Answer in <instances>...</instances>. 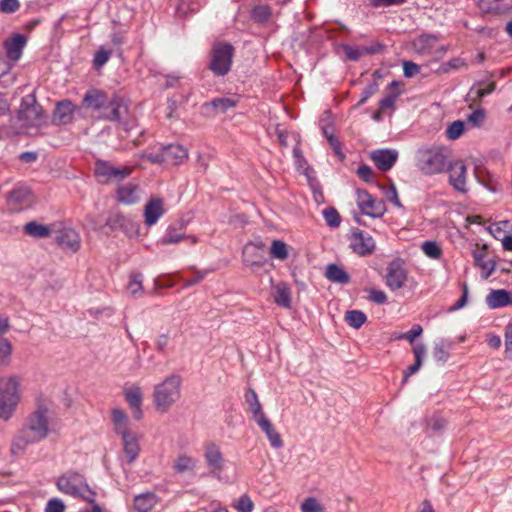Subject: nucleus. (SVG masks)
<instances>
[{"label":"nucleus","mask_w":512,"mask_h":512,"mask_svg":"<svg viewBox=\"0 0 512 512\" xmlns=\"http://www.w3.org/2000/svg\"><path fill=\"white\" fill-rule=\"evenodd\" d=\"M188 158V151L179 144H170L162 148V159L165 164L179 165Z\"/></svg>","instance_id":"21"},{"label":"nucleus","mask_w":512,"mask_h":512,"mask_svg":"<svg viewBox=\"0 0 512 512\" xmlns=\"http://www.w3.org/2000/svg\"><path fill=\"white\" fill-rule=\"evenodd\" d=\"M58 243L63 248L69 249L75 252L80 247V238L77 232L73 229H67L60 233L57 238Z\"/></svg>","instance_id":"32"},{"label":"nucleus","mask_w":512,"mask_h":512,"mask_svg":"<svg viewBox=\"0 0 512 512\" xmlns=\"http://www.w3.org/2000/svg\"><path fill=\"white\" fill-rule=\"evenodd\" d=\"M274 301L280 307L291 308V290L285 282L274 286Z\"/></svg>","instance_id":"33"},{"label":"nucleus","mask_w":512,"mask_h":512,"mask_svg":"<svg viewBox=\"0 0 512 512\" xmlns=\"http://www.w3.org/2000/svg\"><path fill=\"white\" fill-rule=\"evenodd\" d=\"M371 160L381 171H389L398 159V151L395 149H377L371 152Z\"/></svg>","instance_id":"17"},{"label":"nucleus","mask_w":512,"mask_h":512,"mask_svg":"<svg viewBox=\"0 0 512 512\" xmlns=\"http://www.w3.org/2000/svg\"><path fill=\"white\" fill-rule=\"evenodd\" d=\"M423 253L433 260H439L442 256V249L436 241H425L421 245Z\"/></svg>","instance_id":"46"},{"label":"nucleus","mask_w":512,"mask_h":512,"mask_svg":"<svg viewBox=\"0 0 512 512\" xmlns=\"http://www.w3.org/2000/svg\"><path fill=\"white\" fill-rule=\"evenodd\" d=\"M328 142L332 147L335 155L339 158L340 161H343L345 159V154L342 151L340 141L334 135H330L328 137Z\"/></svg>","instance_id":"63"},{"label":"nucleus","mask_w":512,"mask_h":512,"mask_svg":"<svg viewBox=\"0 0 512 512\" xmlns=\"http://www.w3.org/2000/svg\"><path fill=\"white\" fill-rule=\"evenodd\" d=\"M204 459L211 470V473L214 476L219 477L225 466V460L220 448L214 443L206 445Z\"/></svg>","instance_id":"16"},{"label":"nucleus","mask_w":512,"mask_h":512,"mask_svg":"<svg viewBox=\"0 0 512 512\" xmlns=\"http://www.w3.org/2000/svg\"><path fill=\"white\" fill-rule=\"evenodd\" d=\"M182 378L178 374L167 376L153 390V403L160 413H166L181 396Z\"/></svg>","instance_id":"3"},{"label":"nucleus","mask_w":512,"mask_h":512,"mask_svg":"<svg viewBox=\"0 0 512 512\" xmlns=\"http://www.w3.org/2000/svg\"><path fill=\"white\" fill-rule=\"evenodd\" d=\"M302 512H325L324 507L314 497L306 498L301 504Z\"/></svg>","instance_id":"53"},{"label":"nucleus","mask_w":512,"mask_h":512,"mask_svg":"<svg viewBox=\"0 0 512 512\" xmlns=\"http://www.w3.org/2000/svg\"><path fill=\"white\" fill-rule=\"evenodd\" d=\"M345 52H346V55L347 57L350 59V60H353V61H357L360 59V57L363 55V54H370V53H374L375 50L372 49V48H363V49H359V48H351V47H347L345 49Z\"/></svg>","instance_id":"58"},{"label":"nucleus","mask_w":512,"mask_h":512,"mask_svg":"<svg viewBox=\"0 0 512 512\" xmlns=\"http://www.w3.org/2000/svg\"><path fill=\"white\" fill-rule=\"evenodd\" d=\"M446 420L440 415H433L427 420V432L430 434H441L446 428Z\"/></svg>","instance_id":"45"},{"label":"nucleus","mask_w":512,"mask_h":512,"mask_svg":"<svg viewBox=\"0 0 512 512\" xmlns=\"http://www.w3.org/2000/svg\"><path fill=\"white\" fill-rule=\"evenodd\" d=\"M49 434V411L40 405L25 420L21 429L14 436L10 452L13 457L24 455L29 445L40 442Z\"/></svg>","instance_id":"1"},{"label":"nucleus","mask_w":512,"mask_h":512,"mask_svg":"<svg viewBox=\"0 0 512 512\" xmlns=\"http://www.w3.org/2000/svg\"><path fill=\"white\" fill-rule=\"evenodd\" d=\"M158 503V497L152 492H146L135 496L134 508L137 512H150Z\"/></svg>","instance_id":"30"},{"label":"nucleus","mask_w":512,"mask_h":512,"mask_svg":"<svg viewBox=\"0 0 512 512\" xmlns=\"http://www.w3.org/2000/svg\"><path fill=\"white\" fill-rule=\"evenodd\" d=\"M489 231L495 239L501 241L508 234V231L512 232V221L493 223L489 226Z\"/></svg>","instance_id":"40"},{"label":"nucleus","mask_w":512,"mask_h":512,"mask_svg":"<svg viewBox=\"0 0 512 512\" xmlns=\"http://www.w3.org/2000/svg\"><path fill=\"white\" fill-rule=\"evenodd\" d=\"M348 239L350 249L361 257L369 256L375 251L376 242L374 238L359 228H352Z\"/></svg>","instance_id":"9"},{"label":"nucleus","mask_w":512,"mask_h":512,"mask_svg":"<svg viewBox=\"0 0 512 512\" xmlns=\"http://www.w3.org/2000/svg\"><path fill=\"white\" fill-rule=\"evenodd\" d=\"M422 332H423V329H422L421 325L414 324L409 331L401 334L398 338L405 339L410 344H413L414 341L416 340V338L419 337L422 334Z\"/></svg>","instance_id":"57"},{"label":"nucleus","mask_w":512,"mask_h":512,"mask_svg":"<svg viewBox=\"0 0 512 512\" xmlns=\"http://www.w3.org/2000/svg\"><path fill=\"white\" fill-rule=\"evenodd\" d=\"M420 72V67L412 61L403 62V73L406 78H412Z\"/></svg>","instance_id":"61"},{"label":"nucleus","mask_w":512,"mask_h":512,"mask_svg":"<svg viewBox=\"0 0 512 512\" xmlns=\"http://www.w3.org/2000/svg\"><path fill=\"white\" fill-rule=\"evenodd\" d=\"M233 53L234 48L231 44L215 45L209 65L211 71L217 76L226 75L231 69Z\"/></svg>","instance_id":"7"},{"label":"nucleus","mask_w":512,"mask_h":512,"mask_svg":"<svg viewBox=\"0 0 512 512\" xmlns=\"http://www.w3.org/2000/svg\"><path fill=\"white\" fill-rule=\"evenodd\" d=\"M449 172V184L458 192H467L466 173L467 168L465 164L460 161L448 162L447 170Z\"/></svg>","instance_id":"14"},{"label":"nucleus","mask_w":512,"mask_h":512,"mask_svg":"<svg viewBox=\"0 0 512 512\" xmlns=\"http://www.w3.org/2000/svg\"><path fill=\"white\" fill-rule=\"evenodd\" d=\"M505 353L508 357L512 358V320L507 324L505 328Z\"/></svg>","instance_id":"60"},{"label":"nucleus","mask_w":512,"mask_h":512,"mask_svg":"<svg viewBox=\"0 0 512 512\" xmlns=\"http://www.w3.org/2000/svg\"><path fill=\"white\" fill-rule=\"evenodd\" d=\"M111 56V51L104 48H100L94 54L93 65L95 68H101L104 66Z\"/></svg>","instance_id":"56"},{"label":"nucleus","mask_w":512,"mask_h":512,"mask_svg":"<svg viewBox=\"0 0 512 512\" xmlns=\"http://www.w3.org/2000/svg\"><path fill=\"white\" fill-rule=\"evenodd\" d=\"M383 194L386 197V199L391 202L396 207H402V204L400 202L397 189L394 184H391L390 186H384L382 188Z\"/></svg>","instance_id":"55"},{"label":"nucleus","mask_w":512,"mask_h":512,"mask_svg":"<svg viewBox=\"0 0 512 512\" xmlns=\"http://www.w3.org/2000/svg\"><path fill=\"white\" fill-rule=\"evenodd\" d=\"M347 324L355 329H359L367 321V316L360 310H350L345 314Z\"/></svg>","instance_id":"43"},{"label":"nucleus","mask_w":512,"mask_h":512,"mask_svg":"<svg viewBox=\"0 0 512 512\" xmlns=\"http://www.w3.org/2000/svg\"><path fill=\"white\" fill-rule=\"evenodd\" d=\"M65 505L64 503L57 498L50 499L45 508V512H64Z\"/></svg>","instance_id":"64"},{"label":"nucleus","mask_w":512,"mask_h":512,"mask_svg":"<svg viewBox=\"0 0 512 512\" xmlns=\"http://www.w3.org/2000/svg\"><path fill=\"white\" fill-rule=\"evenodd\" d=\"M128 114V106L122 97L113 95L106 98V105L102 107L100 116L104 119L122 122Z\"/></svg>","instance_id":"11"},{"label":"nucleus","mask_w":512,"mask_h":512,"mask_svg":"<svg viewBox=\"0 0 512 512\" xmlns=\"http://www.w3.org/2000/svg\"><path fill=\"white\" fill-rule=\"evenodd\" d=\"M107 94L98 89L88 90L83 98V104L86 108L93 109L100 113L102 107L106 105Z\"/></svg>","instance_id":"27"},{"label":"nucleus","mask_w":512,"mask_h":512,"mask_svg":"<svg viewBox=\"0 0 512 512\" xmlns=\"http://www.w3.org/2000/svg\"><path fill=\"white\" fill-rule=\"evenodd\" d=\"M490 309H497L512 304V294L505 289H492L485 297Z\"/></svg>","instance_id":"24"},{"label":"nucleus","mask_w":512,"mask_h":512,"mask_svg":"<svg viewBox=\"0 0 512 512\" xmlns=\"http://www.w3.org/2000/svg\"><path fill=\"white\" fill-rule=\"evenodd\" d=\"M20 381L18 377L12 376L10 377L4 387L0 391V418L9 419L19 400H20V392H19Z\"/></svg>","instance_id":"6"},{"label":"nucleus","mask_w":512,"mask_h":512,"mask_svg":"<svg viewBox=\"0 0 512 512\" xmlns=\"http://www.w3.org/2000/svg\"><path fill=\"white\" fill-rule=\"evenodd\" d=\"M75 110L76 107L70 100L65 99L57 102L53 112V122L63 125L71 123Z\"/></svg>","instance_id":"22"},{"label":"nucleus","mask_w":512,"mask_h":512,"mask_svg":"<svg viewBox=\"0 0 512 512\" xmlns=\"http://www.w3.org/2000/svg\"><path fill=\"white\" fill-rule=\"evenodd\" d=\"M437 40L434 35L423 34L415 40L414 46L419 53H428L434 48Z\"/></svg>","instance_id":"37"},{"label":"nucleus","mask_w":512,"mask_h":512,"mask_svg":"<svg viewBox=\"0 0 512 512\" xmlns=\"http://www.w3.org/2000/svg\"><path fill=\"white\" fill-rule=\"evenodd\" d=\"M20 7L18 0H0V11L3 13H14Z\"/></svg>","instance_id":"59"},{"label":"nucleus","mask_w":512,"mask_h":512,"mask_svg":"<svg viewBox=\"0 0 512 512\" xmlns=\"http://www.w3.org/2000/svg\"><path fill=\"white\" fill-rule=\"evenodd\" d=\"M185 238L186 235L180 233L176 227L169 226L160 239V243L163 245L177 244Z\"/></svg>","instance_id":"44"},{"label":"nucleus","mask_w":512,"mask_h":512,"mask_svg":"<svg viewBox=\"0 0 512 512\" xmlns=\"http://www.w3.org/2000/svg\"><path fill=\"white\" fill-rule=\"evenodd\" d=\"M475 266L485 271V278H488L494 271V263L486 259L485 253L482 251H475L473 253Z\"/></svg>","instance_id":"39"},{"label":"nucleus","mask_w":512,"mask_h":512,"mask_svg":"<svg viewBox=\"0 0 512 512\" xmlns=\"http://www.w3.org/2000/svg\"><path fill=\"white\" fill-rule=\"evenodd\" d=\"M270 255L272 258L284 261L288 258V245L282 241L275 239L271 243Z\"/></svg>","instance_id":"41"},{"label":"nucleus","mask_w":512,"mask_h":512,"mask_svg":"<svg viewBox=\"0 0 512 512\" xmlns=\"http://www.w3.org/2000/svg\"><path fill=\"white\" fill-rule=\"evenodd\" d=\"M124 398L133 411L135 419L140 420L143 417L142 403L143 391L138 385H132L124 389Z\"/></svg>","instance_id":"18"},{"label":"nucleus","mask_w":512,"mask_h":512,"mask_svg":"<svg viewBox=\"0 0 512 512\" xmlns=\"http://www.w3.org/2000/svg\"><path fill=\"white\" fill-rule=\"evenodd\" d=\"M260 429L265 433L270 445L275 449H280L283 447V440L280 434L274 429L271 421L264 417L261 420L256 422Z\"/></svg>","instance_id":"28"},{"label":"nucleus","mask_w":512,"mask_h":512,"mask_svg":"<svg viewBox=\"0 0 512 512\" xmlns=\"http://www.w3.org/2000/svg\"><path fill=\"white\" fill-rule=\"evenodd\" d=\"M413 354L415 357V363L410 365L404 372L403 382L406 383L410 376L417 373L423 363L426 356V346L423 343H417L413 346Z\"/></svg>","instance_id":"29"},{"label":"nucleus","mask_w":512,"mask_h":512,"mask_svg":"<svg viewBox=\"0 0 512 512\" xmlns=\"http://www.w3.org/2000/svg\"><path fill=\"white\" fill-rule=\"evenodd\" d=\"M407 270L403 260L397 258L391 261L387 266L386 285L392 290H398L405 285L407 280Z\"/></svg>","instance_id":"12"},{"label":"nucleus","mask_w":512,"mask_h":512,"mask_svg":"<svg viewBox=\"0 0 512 512\" xmlns=\"http://www.w3.org/2000/svg\"><path fill=\"white\" fill-rule=\"evenodd\" d=\"M452 343L448 340H441L436 343L433 349V357L439 363H445L449 359V351Z\"/></svg>","instance_id":"38"},{"label":"nucleus","mask_w":512,"mask_h":512,"mask_svg":"<svg viewBox=\"0 0 512 512\" xmlns=\"http://www.w3.org/2000/svg\"><path fill=\"white\" fill-rule=\"evenodd\" d=\"M198 459L187 453H178L172 461L171 469L175 475L193 477L196 474Z\"/></svg>","instance_id":"13"},{"label":"nucleus","mask_w":512,"mask_h":512,"mask_svg":"<svg viewBox=\"0 0 512 512\" xmlns=\"http://www.w3.org/2000/svg\"><path fill=\"white\" fill-rule=\"evenodd\" d=\"M164 214V202L161 198H151L144 206V222L147 226L155 225Z\"/></svg>","instance_id":"19"},{"label":"nucleus","mask_w":512,"mask_h":512,"mask_svg":"<svg viewBox=\"0 0 512 512\" xmlns=\"http://www.w3.org/2000/svg\"><path fill=\"white\" fill-rule=\"evenodd\" d=\"M111 419L114 432L121 436V438L125 437L126 435L134 434V432H132L129 428L130 420L124 410L120 408L112 409Z\"/></svg>","instance_id":"23"},{"label":"nucleus","mask_w":512,"mask_h":512,"mask_svg":"<svg viewBox=\"0 0 512 512\" xmlns=\"http://www.w3.org/2000/svg\"><path fill=\"white\" fill-rule=\"evenodd\" d=\"M465 124L461 120L454 121L446 129V136L449 140L458 139L464 132Z\"/></svg>","instance_id":"50"},{"label":"nucleus","mask_w":512,"mask_h":512,"mask_svg":"<svg viewBox=\"0 0 512 512\" xmlns=\"http://www.w3.org/2000/svg\"><path fill=\"white\" fill-rule=\"evenodd\" d=\"M325 277L333 283L347 284L350 282V275L337 264H329L326 267Z\"/></svg>","instance_id":"34"},{"label":"nucleus","mask_w":512,"mask_h":512,"mask_svg":"<svg viewBox=\"0 0 512 512\" xmlns=\"http://www.w3.org/2000/svg\"><path fill=\"white\" fill-rule=\"evenodd\" d=\"M142 281H143V276L141 273H134L131 275V278H130L127 288L133 296H136L137 294L142 292V290H143Z\"/></svg>","instance_id":"51"},{"label":"nucleus","mask_w":512,"mask_h":512,"mask_svg":"<svg viewBox=\"0 0 512 512\" xmlns=\"http://www.w3.org/2000/svg\"><path fill=\"white\" fill-rule=\"evenodd\" d=\"M17 119L25 128H38L46 124L44 111L33 93L22 97Z\"/></svg>","instance_id":"5"},{"label":"nucleus","mask_w":512,"mask_h":512,"mask_svg":"<svg viewBox=\"0 0 512 512\" xmlns=\"http://www.w3.org/2000/svg\"><path fill=\"white\" fill-rule=\"evenodd\" d=\"M323 217L330 228H337L341 223L340 214L334 207L325 208L323 210Z\"/></svg>","instance_id":"48"},{"label":"nucleus","mask_w":512,"mask_h":512,"mask_svg":"<svg viewBox=\"0 0 512 512\" xmlns=\"http://www.w3.org/2000/svg\"><path fill=\"white\" fill-rule=\"evenodd\" d=\"M448 152L438 145L423 146L416 150L415 166L425 176L439 175L447 170Z\"/></svg>","instance_id":"2"},{"label":"nucleus","mask_w":512,"mask_h":512,"mask_svg":"<svg viewBox=\"0 0 512 512\" xmlns=\"http://www.w3.org/2000/svg\"><path fill=\"white\" fill-rule=\"evenodd\" d=\"M117 200L126 205H132L140 200L139 187L132 183L119 186L117 189Z\"/></svg>","instance_id":"26"},{"label":"nucleus","mask_w":512,"mask_h":512,"mask_svg":"<svg viewBox=\"0 0 512 512\" xmlns=\"http://www.w3.org/2000/svg\"><path fill=\"white\" fill-rule=\"evenodd\" d=\"M368 299L375 304H384L387 302V296L384 291L371 289L369 291Z\"/></svg>","instance_id":"62"},{"label":"nucleus","mask_w":512,"mask_h":512,"mask_svg":"<svg viewBox=\"0 0 512 512\" xmlns=\"http://www.w3.org/2000/svg\"><path fill=\"white\" fill-rule=\"evenodd\" d=\"M233 507L238 512H252L254 509V503L248 495L244 494L233 504Z\"/></svg>","instance_id":"52"},{"label":"nucleus","mask_w":512,"mask_h":512,"mask_svg":"<svg viewBox=\"0 0 512 512\" xmlns=\"http://www.w3.org/2000/svg\"><path fill=\"white\" fill-rule=\"evenodd\" d=\"M466 66L465 60L462 58L456 57L445 63H442L439 70L442 73H449L451 70H458L462 67Z\"/></svg>","instance_id":"54"},{"label":"nucleus","mask_w":512,"mask_h":512,"mask_svg":"<svg viewBox=\"0 0 512 512\" xmlns=\"http://www.w3.org/2000/svg\"><path fill=\"white\" fill-rule=\"evenodd\" d=\"M271 9L268 5H256L251 12L254 21L258 23H266L271 17Z\"/></svg>","instance_id":"47"},{"label":"nucleus","mask_w":512,"mask_h":512,"mask_svg":"<svg viewBox=\"0 0 512 512\" xmlns=\"http://www.w3.org/2000/svg\"><path fill=\"white\" fill-rule=\"evenodd\" d=\"M245 401L249 405L250 412L252 414V418L255 422L261 420L266 417L263 412L262 405L258 399L257 393L254 389L249 388L245 393Z\"/></svg>","instance_id":"31"},{"label":"nucleus","mask_w":512,"mask_h":512,"mask_svg":"<svg viewBox=\"0 0 512 512\" xmlns=\"http://www.w3.org/2000/svg\"><path fill=\"white\" fill-rule=\"evenodd\" d=\"M496 88L495 82L489 83H478L471 87L470 95L474 97V99L480 100L483 97L491 94Z\"/></svg>","instance_id":"42"},{"label":"nucleus","mask_w":512,"mask_h":512,"mask_svg":"<svg viewBox=\"0 0 512 512\" xmlns=\"http://www.w3.org/2000/svg\"><path fill=\"white\" fill-rule=\"evenodd\" d=\"M58 489L74 498L94 502L95 492L89 487L85 477L78 472H66L57 480Z\"/></svg>","instance_id":"4"},{"label":"nucleus","mask_w":512,"mask_h":512,"mask_svg":"<svg viewBox=\"0 0 512 512\" xmlns=\"http://www.w3.org/2000/svg\"><path fill=\"white\" fill-rule=\"evenodd\" d=\"M23 230L27 235L34 238H47L51 235V229L48 226L35 221L26 223Z\"/></svg>","instance_id":"35"},{"label":"nucleus","mask_w":512,"mask_h":512,"mask_svg":"<svg viewBox=\"0 0 512 512\" xmlns=\"http://www.w3.org/2000/svg\"><path fill=\"white\" fill-rule=\"evenodd\" d=\"M356 203L361 213L371 218H381L387 211L383 200L375 198L364 189L356 190Z\"/></svg>","instance_id":"8"},{"label":"nucleus","mask_w":512,"mask_h":512,"mask_svg":"<svg viewBox=\"0 0 512 512\" xmlns=\"http://www.w3.org/2000/svg\"><path fill=\"white\" fill-rule=\"evenodd\" d=\"M123 451L128 464L134 463L140 454L139 436L134 433L122 438Z\"/></svg>","instance_id":"25"},{"label":"nucleus","mask_w":512,"mask_h":512,"mask_svg":"<svg viewBox=\"0 0 512 512\" xmlns=\"http://www.w3.org/2000/svg\"><path fill=\"white\" fill-rule=\"evenodd\" d=\"M26 43L27 38L22 34H15L11 38L6 39L4 47L7 58L12 62H17L22 56Z\"/></svg>","instance_id":"20"},{"label":"nucleus","mask_w":512,"mask_h":512,"mask_svg":"<svg viewBox=\"0 0 512 512\" xmlns=\"http://www.w3.org/2000/svg\"><path fill=\"white\" fill-rule=\"evenodd\" d=\"M399 85H400V82L396 81V80H393L390 83L389 87L392 90V92L389 95L382 98L379 102V108H380L381 112H385L388 109L394 108L395 102L401 94L400 91L395 90Z\"/></svg>","instance_id":"36"},{"label":"nucleus","mask_w":512,"mask_h":512,"mask_svg":"<svg viewBox=\"0 0 512 512\" xmlns=\"http://www.w3.org/2000/svg\"><path fill=\"white\" fill-rule=\"evenodd\" d=\"M210 105L218 112V113H225L227 112L230 108L234 107L236 105V102L231 99V98H227V97H223V98H216V99H213L211 102H210Z\"/></svg>","instance_id":"49"},{"label":"nucleus","mask_w":512,"mask_h":512,"mask_svg":"<svg viewBox=\"0 0 512 512\" xmlns=\"http://www.w3.org/2000/svg\"><path fill=\"white\" fill-rule=\"evenodd\" d=\"M132 172L129 166L115 167L105 160H97L95 162L94 173L101 182H109L112 180L122 181Z\"/></svg>","instance_id":"10"},{"label":"nucleus","mask_w":512,"mask_h":512,"mask_svg":"<svg viewBox=\"0 0 512 512\" xmlns=\"http://www.w3.org/2000/svg\"><path fill=\"white\" fill-rule=\"evenodd\" d=\"M31 203L32 193L31 190L26 186H16L7 195V204L9 208L14 212H18L29 207Z\"/></svg>","instance_id":"15"}]
</instances>
